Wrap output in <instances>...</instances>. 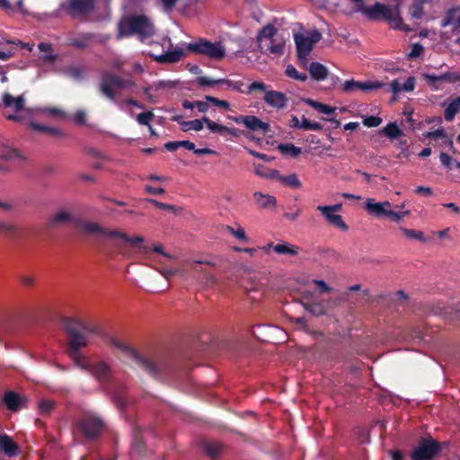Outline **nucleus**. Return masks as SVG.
<instances>
[{
    "label": "nucleus",
    "mask_w": 460,
    "mask_h": 460,
    "mask_svg": "<svg viewBox=\"0 0 460 460\" xmlns=\"http://www.w3.org/2000/svg\"><path fill=\"white\" fill-rule=\"evenodd\" d=\"M204 120L202 119H194L189 121H181L180 122L181 128L183 132H187L189 130L199 131L204 127Z\"/></svg>",
    "instance_id": "nucleus-39"
},
{
    "label": "nucleus",
    "mask_w": 460,
    "mask_h": 460,
    "mask_svg": "<svg viewBox=\"0 0 460 460\" xmlns=\"http://www.w3.org/2000/svg\"><path fill=\"white\" fill-rule=\"evenodd\" d=\"M135 86L133 80H124L119 75L108 71L102 73V78L99 84L100 93L111 102L119 105V91Z\"/></svg>",
    "instance_id": "nucleus-4"
},
{
    "label": "nucleus",
    "mask_w": 460,
    "mask_h": 460,
    "mask_svg": "<svg viewBox=\"0 0 460 460\" xmlns=\"http://www.w3.org/2000/svg\"><path fill=\"white\" fill-rule=\"evenodd\" d=\"M263 100L268 105L279 110L284 109L288 102V99L283 93L273 90L266 91Z\"/></svg>",
    "instance_id": "nucleus-22"
},
{
    "label": "nucleus",
    "mask_w": 460,
    "mask_h": 460,
    "mask_svg": "<svg viewBox=\"0 0 460 460\" xmlns=\"http://www.w3.org/2000/svg\"><path fill=\"white\" fill-rule=\"evenodd\" d=\"M55 402L51 400H41L39 402V411L41 415H49L55 408Z\"/></svg>",
    "instance_id": "nucleus-49"
},
{
    "label": "nucleus",
    "mask_w": 460,
    "mask_h": 460,
    "mask_svg": "<svg viewBox=\"0 0 460 460\" xmlns=\"http://www.w3.org/2000/svg\"><path fill=\"white\" fill-rule=\"evenodd\" d=\"M180 147H184L188 150H194L195 145L188 140L172 141L164 144V148L170 152H174Z\"/></svg>",
    "instance_id": "nucleus-38"
},
{
    "label": "nucleus",
    "mask_w": 460,
    "mask_h": 460,
    "mask_svg": "<svg viewBox=\"0 0 460 460\" xmlns=\"http://www.w3.org/2000/svg\"><path fill=\"white\" fill-rule=\"evenodd\" d=\"M39 114L55 119H66L68 118L65 111L58 107H40L36 110Z\"/></svg>",
    "instance_id": "nucleus-30"
},
{
    "label": "nucleus",
    "mask_w": 460,
    "mask_h": 460,
    "mask_svg": "<svg viewBox=\"0 0 460 460\" xmlns=\"http://www.w3.org/2000/svg\"><path fill=\"white\" fill-rule=\"evenodd\" d=\"M255 206L260 209H270L277 207V199L274 196L261 191H255L252 194Z\"/></svg>",
    "instance_id": "nucleus-21"
},
{
    "label": "nucleus",
    "mask_w": 460,
    "mask_h": 460,
    "mask_svg": "<svg viewBox=\"0 0 460 460\" xmlns=\"http://www.w3.org/2000/svg\"><path fill=\"white\" fill-rule=\"evenodd\" d=\"M91 38L90 34H84L80 39H69L68 45L74 46L79 49H84L88 45V41Z\"/></svg>",
    "instance_id": "nucleus-52"
},
{
    "label": "nucleus",
    "mask_w": 460,
    "mask_h": 460,
    "mask_svg": "<svg viewBox=\"0 0 460 460\" xmlns=\"http://www.w3.org/2000/svg\"><path fill=\"white\" fill-rule=\"evenodd\" d=\"M125 354L130 358L138 367L146 371L153 377H157L162 369V366H157L155 362L141 356L134 347H121Z\"/></svg>",
    "instance_id": "nucleus-13"
},
{
    "label": "nucleus",
    "mask_w": 460,
    "mask_h": 460,
    "mask_svg": "<svg viewBox=\"0 0 460 460\" xmlns=\"http://www.w3.org/2000/svg\"><path fill=\"white\" fill-rule=\"evenodd\" d=\"M300 128L304 130L320 131L323 129V126L318 122L310 121L305 117H303Z\"/></svg>",
    "instance_id": "nucleus-51"
},
{
    "label": "nucleus",
    "mask_w": 460,
    "mask_h": 460,
    "mask_svg": "<svg viewBox=\"0 0 460 460\" xmlns=\"http://www.w3.org/2000/svg\"><path fill=\"white\" fill-rule=\"evenodd\" d=\"M26 402L23 397L13 391H7L3 396V402L9 411L13 412L19 411L22 407H25Z\"/></svg>",
    "instance_id": "nucleus-19"
},
{
    "label": "nucleus",
    "mask_w": 460,
    "mask_h": 460,
    "mask_svg": "<svg viewBox=\"0 0 460 460\" xmlns=\"http://www.w3.org/2000/svg\"><path fill=\"white\" fill-rule=\"evenodd\" d=\"M205 100H207L208 102L213 103L214 105L217 106V107H220V108H224L226 110H228L230 108V104L228 102L226 101H223V100H219L216 97H213V96H206L205 97Z\"/></svg>",
    "instance_id": "nucleus-61"
},
{
    "label": "nucleus",
    "mask_w": 460,
    "mask_h": 460,
    "mask_svg": "<svg viewBox=\"0 0 460 460\" xmlns=\"http://www.w3.org/2000/svg\"><path fill=\"white\" fill-rule=\"evenodd\" d=\"M95 6V0H70L66 7L69 15L76 18L91 13Z\"/></svg>",
    "instance_id": "nucleus-14"
},
{
    "label": "nucleus",
    "mask_w": 460,
    "mask_h": 460,
    "mask_svg": "<svg viewBox=\"0 0 460 460\" xmlns=\"http://www.w3.org/2000/svg\"><path fill=\"white\" fill-rule=\"evenodd\" d=\"M423 50H424V48L421 44L414 43V44H412L411 49L410 53L408 54V58H419L422 55Z\"/></svg>",
    "instance_id": "nucleus-60"
},
{
    "label": "nucleus",
    "mask_w": 460,
    "mask_h": 460,
    "mask_svg": "<svg viewBox=\"0 0 460 460\" xmlns=\"http://www.w3.org/2000/svg\"><path fill=\"white\" fill-rule=\"evenodd\" d=\"M303 102H305L306 104H308L309 106L313 107L318 112L326 114V115L333 113L334 111L336 110V108L323 104V103L314 101L312 99H304Z\"/></svg>",
    "instance_id": "nucleus-37"
},
{
    "label": "nucleus",
    "mask_w": 460,
    "mask_h": 460,
    "mask_svg": "<svg viewBox=\"0 0 460 460\" xmlns=\"http://www.w3.org/2000/svg\"><path fill=\"white\" fill-rule=\"evenodd\" d=\"M409 296L402 290H398L395 293H394L392 300L398 304H403L404 302L408 301Z\"/></svg>",
    "instance_id": "nucleus-62"
},
{
    "label": "nucleus",
    "mask_w": 460,
    "mask_h": 460,
    "mask_svg": "<svg viewBox=\"0 0 460 460\" xmlns=\"http://www.w3.org/2000/svg\"><path fill=\"white\" fill-rule=\"evenodd\" d=\"M244 126L252 131H261L263 134L270 131V125L268 123L252 115L246 116Z\"/></svg>",
    "instance_id": "nucleus-26"
},
{
    "label": "nucleus",
    "mask_w": 460,
    "mask_h": 460,
    "mask_svg": "<svg viewBox=\"0 0 460 460\" xmlns=\"http://www.w3.org/2000/svg\"><path fill=\"white\" fill-rule=\"evenodd\" d=\"M0 159L8 162L20 163L26 160V156L19 150L8 146H0Z\"/></svg>",
    "instance_id": "nucleus-24"
},
{
    "label": "nucleus",
    "mask_w": 460,
    "mask_h": 460,
    "mask_svg": "<svg viewBox=\"0 0 460 460\" xmlns=\"http://www.w3.org/2000/svg\"><path fill=\"white\" fill-rule=\"evenodd\" d=\"M386 341L398 343H419L420 341L429 342V341L424 339L423 332L420 328L399 331L396 337L387 340Z\"/></svg>",
    "instance_id": "nucleus-15"
},
{
    "label": "nucleus",
    "mask_w": 460,
    "mask_h": 460,
    "mask_svg": "<svg viewBox=\"0 0 460 460\" xmlns=\"http://www.w3.org/2000/svg\"><path fill=\"white\" fill-rule=\"evenodd\" d=\"M278 149L286 155H289L291 157H296L302 152L300 147L294 146L293 144H279L278 146Z\"/></svg>",
    "instance_id": "nucleus-41"
},
{
    "label": "nucleus",
    "mask_w": 460,
    "mask_h": 460,
    "mask_svg": "<svg viewBox=\"0 0 460 460\" xmlns=\"http://www.w3.org/2000/svg\"><path fill=\"white\" fill-rule=\"evenodd\" d=\"M382 123V119L377 116H368L363 119V124L367 128L378 127Z\"/></svg>",
    "instance_id": "nucleus-58"
},
{
    "label": "nucleus",
    "mask_w": 460,
    "mask_h": 460,
    "mask_svg": "<svg viewBox=\"0 0 460 460\" xmlns=\"http://www.w3.org/2000/svg\"><path fill=\"white\" fill-rule=\"evenodd\" d=\"M423 77L427 81V83L435 89H438L439 87V84H441L440 75H436L433 74H424Z\"/></svg>",
    "instance_id": "nucleus-54"
},
{
    "label": "nucleus",
    "mask_w": 460,
    "mask_h": 460,
    "mask_svg": "<svg viewBox=\"0 0 460 460\" xmlns=\"http://www.w3.org/2000/svg\"><path fill=\"white\" fill-rule=\"evenodd\" d=\"M460 111V96L454 99L445 110V119L452 121L455 116Z\"/></svg>",
    "instance_id": "nucleus-35"
},
{
    "label": "nucleus",
    "mask_w": 460,
    "mask_h": 460,
    "mask_svg": "<svg viewBox=\"0 0 460 460\" xmlns=\"http://www.w3.org/2000/svg\"><path fill=\"white\" fill-rule=\"evenodd\" d=\"M441 83H458L460 82V74L456 72H446L440 75Z\"/></svg>",
    "instance_id": "nucleus-55"
},
{
    "label": "nucleus",
    "mask_w": 460,
    "mask_h": 460,
    "mask_svg": "<svg viewBox=\"0 0 460 460\" xmlns=\"http://www.w3.org/2000/svg\"><path fill=\"white\" fill-rule=\"evenodd\" d=\"M441 27H449L452 31H460V6L449 9L441 20Z\"/></svg>",
    "instance_id": "nucleus-17"
},
{
    "label": "nucleus",
    "mask_w": 460,
    "mask_h": 460,
    "mask_svg": "<svg viewBox=\"0 0 460 460\" xmlns=\"http://www.w3.org/2000/svg\"><path fill=\"white\" fill-rule=\"evenodd\" d=\"M186 49L190 53L203 55L213 60H220L226 56V49L221 42H211L202 38L188 43Z\"/></svg>",
    "instance_id": "nucleus-7"
},
{
    "label": "nucleus",
    "mask_w": 460,
    "mask_h": 460,
    "mask_svg": "<svg viewBox=\"0 0 460 460\" xmlns=\"http://www.w3.org/2000/svg\"><path fill=\"white\" fill-rule=\"evenodd\" d=\"M384 86V84L380 82H372V81H366V82H358L354 80H348L345 81L341 84V89L343 92L347 93H351L357 91H370L374 89H378Z\"/></svg>",
    "instance_id": "nucleus-16"
},
{
    "label": "nucleus",
    "mask_w": 460,
    "mask_h": 460,
    "mask_svg": "<svg viewBox=\"0 0 460 460\" xmlns=\"http://www.w3.org/2000/svg\"><path fill=\"white\" fill-rule=\"evenodd\" d=\"M400 231L409 239L425 241L424 234L421 231L408 229L405 227H400Z\"/></svg>",
    "instance_id": "nucleus-48"
},
{
    "label": "nucleus",
    "mask_w": 460,
    "mask_h": 460,
    "mask_svg": "<svg viewBox=\"0 0 460 460\" xmlns=\"http://www.w3.org/2000/svg\"><path fill=\"white\" fill-rule=\"evenodd\" d=\"M273 251L278 254L296 256L299 253L300 247L288 242H282L273 246Z\"/></svg>",
    "instance_id": "nucleus-31"
},
{
    "label": "nucleus",
    "mask_w": 460,
    "mask_h": 460,
    "mask_svg": "<svg viewBox=\"0 0 460 460\" xmlns=\"http://www.w3.org/2000/svg\"><path fill=\"white\" fill-rule=\"evenodd\" d=\"M61 326L70 340V345H85L93 337L102 338V341L111 345H123L114 336L106 333L102 327L94 323L84 322L75 317H64Z\"/></svg>",
    "instance_id": "nucleus-2"
},
{
    "label": "nucleus",
    "mask_w": 460,
    "mask_h": 460,
    "mask_svg": "<svg viewBox=\"0 0 460 460\" xmlns=\"http://www.w3.org/2000/svg\"><path fill=\"white\" fill-rule=\"evenodd\" d=\"M362 13L371 19H384L390 22V24L402 31H409L407 25H403L401 18L399 5L389 6L381 3H376L374 5L363 7Z\"/></svg>",
    "instance_id": "nucleus-5"
},
{
    "label": "nucleus",
    "mask_w": 460,
    "mask_h": 460,
    "mask_svg": "<svg viewBox=\"0 0 460 460\" xmlns=\"http://www.w3.org/2000/svg\"><path fill=\"white\" fill-rule=\"evenodd\" d=\"M154 26L145 15H133L123 18L119 24L118 38L137 34L141 40L154 34Z\"/></svg>",
    "instance_id": "nucleus-3"
},
{
    "label": "nucleus",
    "mask_w": 460,
    "mask_h": 460,
    "mask_svg": "<svg viewBox=\"0 0 460 460\" xmlns=\"http://www.w3.org/2000/svg\"><path fill=\"white\" fill-rule=\"evenodd\" d=\"M204 122L206 123L208 128L214 133H217L219 135L229 134L233 137H238V131L235 128H230L226 126L220 125L207 117L203 118Z\"/></svg>",
    "instance_id": "nucleus-27"
},
{
    "label": "nucleus",
    "mask_w": 460,
    "mask_h": 460,
    "mask_svg": "<svg viewBox=\"0 0 460 460\" xmlns=\"http://www.w3.org/2000/svg\"><path fill=\"white\" fill-rule=\"evenodd\" d=\"M76 228L81 234L85 236L117 239L116 246L118 248V253L125 258H130L132 256V253L125 248V243H129L134 247L138 246L139 250L144 252L149 251L146 245H141L144 243L142 236L130 237L125 232L105 228L97 222L81 220L77 222Z\"/></svg>",
    "instance_id": "nucleus-1"
},
{
    "label": "nucleus",
    "mask_w": 460,
    "mask_h": 460,
    "mask_svg": "<svg viewBox=\"0 0 460 460\" xmlns=\"http://www.w3.org/2000/svg\"><path fill=\"white\" fill-rule=\"evenodd\" d=\"M226 230L238 240H241L243 242L249 241L248 236L246 235L243 227L241 226L239 224H235L234 226H226Z\"/></svg>",
    "instance_id": "nucleus-40"
},
{
    "label": "nucleus",
    "mask_w": 460,
    "mask_h": 460,
    "mask_svg": "<svg viewBox=\"0 0 460 460\" xmlns=\"http://www.w3.org/2000/svg\"><path fill=\"white\" fill-rule=\"evenodd\" d=\"M392 204L389 201L376 202L375 199H367L365 203V208L374 217H382L387 215Z\"/></svg>",
    "instance_id": "nucleus-18"
},
{
    "label": "nucleus",
    "mask_w": 460,
    "mask_h": 460,
    "mask_svg": "<svg viewBox=\"0 0 460 460\" xmlns=\"http://www.w3.org/2000/svg\"><path fill=\"white\" fill-rule=\"evenodd\" d=\"M39 49L43 53L42 59L49 63H53L56 60V56L52 53L51 45L49 43H40Z\"/></svg>",
    "instance_id": "nucleus-44"
},
{
    "label": "nucleus",
    "mask_w": 460,
    "mask_h": 460,
    "mask_svg": "<svg viewBox=\"0 0 460 460\" xmlns=\"http://www.w3.org/2000/svg\"><path fill=\"white\" fill-rule=\"evenodd\" d=\"M309 72L314 80L322 81L327 78L328 75V70L327 68L318 63V62H313L309 66Z\"/></svg>",
    "instance_id": "nucleus-32"
},
{
    "label": "nucleus",
    "mask_w": 460,
    "mask_h": 460,
    "mask_svg": "<svg viewBox=\"0 0 460 460\" xmlns=\"http://www.w3.org/2000/svg\"><path fill=\"white\" fill-rule=\"evenodd\" d=\"M304 308L315 316L326 315L328 308L323 302L303 304Z\"/></svg>",
    "instance_id": "nucleus-34"
},
{
    "label": "nucleus",
    "mask_w": 460,
    "mask_h": 460,
    "mask_svg": "<svg viewBox=\"0 0 460 460\" xmlns=\"http://www.w3.org/2000/svg\"><path fill=\"white\" fill-rule=\"evenodd\" d=\"M203 450L207 456L216 457L219 455L221 447L216 443L206 442L203 445Z\"/></svg>",
    "instance_id": "nucleus-50"
},
{
    "label": "nucleus",
    "mask_w": 460,
    "mask_h": 460,
    "mask_svg": "<svg viewBox=\"0 0 460 460\" xmlns=\"http://www.w3.org/2000/svg\"><path fill=\"white\" fill-rule=\"evenodd\" d=\"M72 220V215L68 210L61 209L54 213L49 218V226L50 227H57L62 224L68 223Z\"/></svg>",
    "instance_id": "nucleus-29"
},
{
    "label": "nucleus",
    "mask_w": 460,
    "mask_h": 460,
    "mask_svg": "<svg viewBox=\"0 0 460 460\" xmlns=\"http://www.w3.org/2000/svg\"><path fill=\"white\" fill-rule=\"evenodd\" d=\"M435 314H441L451 322H460V305L452 307H445L438 305L432 308Z\"/></svg>",
    "instance_id": "nucleus-23"
},
{
    "label": "nucleus",
    "mask_w": 460,
    "mask_h": 460,
    "mask_svg": "<svg viewBox=\"0 0 460 460\" xmlns=\"http://www.w3.org/2000/svg\"><path fill=\"white\" fill-rule=\"evenodd\" d=\"M260 47L266 52L276 56H280L284 53L285 40L272 25L263 27L259 36Z\"/></svg>",
    "instance_id": "nucleus-8"
},
{
    "label": "nucleus",
    "mask_w": 460,
    "mask_h": 460,
    "mask_svg": "<svg viewBox=\"0 0 460 460\" xmlns=\"http://www.w3.org/2000/svg\"><path fill=\"white\" fill-rule=\"evenodd\" d=\"M409 211H403V212H395L392 210L390 208L386 217L392 219L394 222H400L402 221L406 216L409 215Z\"/></svg>",
    "instance_id": "nucleus-59"
},
{
    "label": "nucleus",
    "mask_w": 460,
    "mask_h": 460,
    "mask_svg": "<svg viewBox=\"0 0 460 460\" xmlns=\"http://www.w3.org/2000/svg\"><path fill=\"white\" fill-rule=\"evenodd\" d=\"M342 208L341 204H335L331 206H317L316 209L323 215L324 219L332 226L346 232L349 230L348 225L343 220L342 217L337 214Z\"/></svg>",
    "instance_id": "nucleus-12"
},
{
    "label": "nucleus",
    "mask_w": 460,
    "mask_h": 460,
    "mask_svg": "<svg viewBox=\"0 0 460 460\" xmlns=\"http://www.w3.org/2000/svg\"><path fill=\"white\" fill-rule=\"evenodd\" d=\"M439 160L442 165L448 170H452L453 168L460 170V162L456 161V159H453L450 155L444 152L440 153Z\"/></svg>",
    "instance_id": "nucleus-42"
},
{
    "label": "nucleus",
    "mask_w": 460,
    "mask_h": 460,
    "mask_svg": "<svg viewBox=\"0 0 460 460\" xmlns=\"http://www.w3.org/2000/svg\"><path fill=\"white\" fill-rule=\"evenodd\" d=\"M285 74L288 77L301 82H305L307 79L306 74L299 73L293 65L287 66Z\"/></svg>",
    "instance_id": "nucleus-47"
},
{
    "label": "nucleus",
    "mask_w": 460,
    "mask_h": 460,
    "mask_svg": "<svg viewBox=\"0 0 460 460\" xmlns=\"http://www.w3.org/2000/svg\"><path fill=\"white\" fill-rule=\"evenodd\" d=\"M322 38L318 31H313L306 34H296L295 42L297 50V57L300 60L305 62L307 56L311 52L314 43L318 42Z\"/></svg>",
    "instance_id": "nucleus-10"
},
{
    "label": "nucleus",
    "mask_w": 460,
    "mask_h": 460,
    "mask_svg": "<svg viewBox=\"0 0 460 460\" xmlns=\"http://www.w3.org/2000/svg\"><path fill=\"white\" fill-rule=\"evenodd\" d=\"M182 56H183L182 49L180 48H177L172 51H168V52H165L164 54L161 55L158 58V60L160 62L174 63V62L179 61Z\"/></svg>",
    "instance_id": "nucleus-36"
},
{
    "label": "nucleus",
    "mask_w": 460,
    "mask_h": 460,
    "mask_svg": "<svg viewBox=\"0 0 460 460\" xmlns=\"http://www.w3.org/2000/svg\"><path fill=\"white\" fill-rule=\"evenodd\" d=\"M82 348L83 347H67L66 354L77 367L90 371L99 380L106 379L110 373L109 367L103 362L93 364L92 360L83 353Z\"/></svg>",
    "instance_id": "nucleus-6"
},
{
    "label": "nucleus",
    "mask_w": 460,
    "mask_h": 460,
    "mask_svg": "<svg viewBox=\"0 0 460 460\" xmlns=\"http://www.w3.org/2000/svg\"><path fill=\"white\" fill-rule=\"evenodd\" d=\"M382 132L391 139H395L402 135V131L398 128L395 123L387 124Z\"/></svg>",
    "instance_id": "nucleus-45"
},
{
    "label": "nucleus",
    "mask_w": 460,
    "mask_h": 460,
    "mask_svg": "<svg viewBox=\"0 0 460 460\" xmlns=\"http://www.w3.org/2000/svg\"><path fill=\"white\" fill-rule=\"evenodd\" d=\"M2 102L5 108L12 109L14 111H20L24 108L25 98L23 95L14 97L8 93H4L2 96Z\"/></svg>",
    "instance_id": "nucleus-25"
},
{
    "label": "nucleus",
    "mask_w": 460,
    "mask_h": 460,
    "mask_svg": "<svg viewBox=\"0 0 460 460\" xmlns=\"http://www.w3.org/2000/svg\"><path fill=\"white\" fill-rule=\"evenodd\" d=\"M223 81L221 79H213L208 76H199L197 78V84L199 86H214L216 84H221Z\"/></svg>",
    "instance_id": "nucleus-53"
},
{
    "label": "nucleus",
    "mask_w": 460,
    "mask_h": 460,
    "mask_svg": "<svg viewBox=\"0 0 460 460\" xmlns=\"http://www.w3.org/2000/svg\"><path fill=\"white\" fill-rule=\"evenodd\" d=\"M221 80L223 81L221 83V84H226L229 88H231L233 90L242 92V87L243 85V82L232 81V80H227V79H221Z\"/></svg>",
    "instance_id": "nucleus-63"
},
{
    "label": "nucleus",
    "mask_w": 460,
    "mask_h": 460,
    "mask_svg": "<svg viewBox=\"0 0 460 460\" xmlns=\"http://www.w3.org/2000/svg\"><path fill=\"white\" fill-rule=\"evenodd\" d=\"M431 0H413L412 4L410 7V14L411 18L419 20L424 15V4L429 3Z\"/></svg>",
    "instance_id": "nucleus-33"
},
{
    "label": "nucleus",
    "mask_w": 460,
    "mask_h": 460,
    "mask_svg": "<svg viewBox=\"0 0 460 460\" xmlns=\"http://www.w3.org/2000/svg\"><path fill=\"white\" fill-rule=\"evenodd\" d=\"M280 182L294 189H298L302 185L298 176L296 173H291L287 176L282 175L280 178Z\"/></svg>",
    "instance_id": "nucleus-46"
},
{
    "label": "nucleus",
    "mask_w": 460,
    "mask_h": 460,
    "mask_svg": "<svg viewBox=\"0 0 460 460\" xmlns=\"http://www.w3.org/2000/svg\"><path fill=\"white\" fill-rule=\"evenodd\" d=\"M75 426L85 438L94 439L100 436L104 423L98 417L84 416L76 422Z\"/></svg>",
    "instance_id": "nucleus-11"
},
{
    "label": "nucleus",
    "mask_w": 460,
    "mask_h": 460,
    "mask_svg": "<svg viewBox=\"0 0 460 460\" xmlns=\"http://www.w3.org/2000/svg\"><path fill=\"white\" fill-rule=\"evenodd\" d=\"M416 79L413 76H409L403 83H402L400 78L394 79L390 83V91L394 93V96L399 93L405 92L411 93L415 89ZM395 100V97H394Z\"/></svg>",
    "instance_id": "nucleus-20"
},
{
    "label": "nucleus",
    "mask_w": 460,
    "mask_h": 460,
    "mask_svg": "<svg viewBox=\"0 0 460 460\" xmlns=\"http://www.w3.org/2000/svg\"><path fill=\"white\" fill-rule=\"evenodd\" d=\"M146 200L148 202L155 205L159 208H162V209H164V210H168V211L175 213V214L178 212V208L175 206H173V205L163 203V202L157 201V200L153 199H148Z\"/></svg>",
    "instance_id": "nucleus-57"
},
{
    "label": "nucleus",
    "mask_w": 460,
    "mask_h": 460,
    "mask_svg": "<svg viewBox=\"0 0 460 460\" xmlns=\"http://www.w3.org/2000/svg\"><path fill=\"white\" fill-rule=\"evenodd\" d=\"M132 447L139 455H142L145 452V442L140 431L137 428L134 430Z\"/></svg>",
    "instance_id": "nucleus-43"
},
{
    "label": "nucleus",
    "mask_w": 460,
    "mask_h": 460,
    "mask_svg": "<svg viewBox=\"0 0 460 460\" xmlns=\"http://www.w3.org/2000/svg\"><path fill=\"white\" fill-rule=\"evenodd\" d=\"M441 444L431 437L420 438L411 453V460H433L441 451Z\"/></svg>",
    "instance_id": "nucleus-9"
},
{
    "label": "nucleus",
    "mask_w": 460,
    "mask_h": 460,
    "mask_svg": "<svg viewBox=\"0 0 460 460\" xmlns=\"http://www.w3.org/2000/svg\"><path fill=\"white\" fill-rule=\"evenodd\" d=\"M74 121L78 125H84L86 123V112L84 111H77L73 115Z\"/></svg>",
    "instance_id": "nucleus-64"
},
{
    "label": "nucleus",
    "mask_w": 460,
    "mask_h": 460,
    "mask_svg": "<svg viewBox=\"0 0 460 460\" xmlns=\"http://www.w3.org/2000/svg\"><path fill=\"white\" fill-rule=\"evenodd\" d=\"M155 115L152 111L140 113L137 116V121L140 125L149 126L150 121L154 119Z\"/></svg>",
    "instance_id": "nucleus-56"
},
{
    "label": "nucleus",
    "mask_w": 460,
    "mask_h": 460,
    "mask_svg": "<svg viewBox=\"0 0 460 460\" xmlns=\"http://www.w3.org/2000/svg\"><path fill=\"white\" fill-rule=\"evenodd\" d=\"M0 450L8 456H13L19 452V447L9 436L3 434L0 435Z\"/></svg>",
    "instance_id": "nucleus-28"
}]
</instances>
